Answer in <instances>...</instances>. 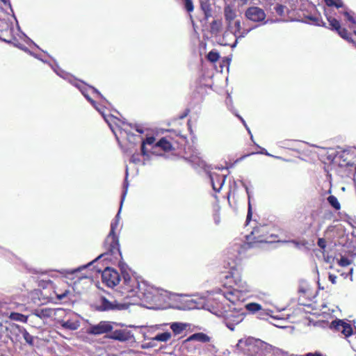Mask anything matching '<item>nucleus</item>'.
Returning <instances> with one entry per match:
<instances>
[{"label": "nucleus", "instance_id": "1", "mask_svg": "<svg viewBox=\"0 0 356 356\" xmlns=\"http://www.w3.org/2000/svg\"><path fill=\"white\" fill-rule=\"evenodd\" d=\"M120 292L123 297L122 301L114 300H108L105 297L100 296L96 302L92 305V307L96 311L124 310L129 308L131 304H134L136 298H138V282L136 279L131 278L127 274L123 276V282L120 286Z\"/></svg>", "mask_w": 356, "mask_h": 356}, {"label": "nucleus", "instance_id": "2", "mask_svg": "<svg viewBox=\"0 0 356 356\" xmlns=\"http://www.w3.org/2000/svg\"><path fill=\"white\" fill-rule=\"evenodd\" d=\"M118 224L117 220L111 223L109 233L106 236V239H104V250H106V252L90 261V272L95 275H99L98 273V268L102 264H106L108 266V261H111L113 259H118L119 257L120 259L122 258L120 250L118 236L115 232Z\"/></svg>", "mask_w": 356, "mask_h": 356}, {"label": "nucleus", "instance_id": "3", "mask_svg": "<svg viewBox=\"0 0 356 356\" xmlns=\"http://www.w3.org/2000/svg\"><path fill=\"white\" fill-rule=\"evenodd\" d=\"M273 227L270 225L264 224L254 227L250 234L248 236V241L251 245L260 243H272L279 241V236L273 232Z\"/></svg>", "mask_w": 356, "mask_h": 356}, {"label": "nucleus", "instance_id": "4", "mask_svg": "<svg viewBox=\"0 0 356 356\" xmlns=\"http://www.w3.org/2000/svg\"><path fill=\"white\" fill-rule=\"evenodd\" d=\"M98 273H100L103 283L109 288H113L120 282V276L117 270L109 267L104 264L98 268Z\"/></svg>", "mask_w": 356, "mask_h": 356}, {"label": "nucleus", "instance_id": "5", "mask_svg": "<svg viewBox=\"0 0 356 356\" xmlns=\"http://www.w3.org/2000/svg\"><path fill=\"white\" fill-rule=\"evenodd\" d=\"M245 17L248 20L260 23L266 19L265 10L259 6H250L245 11Z\"/></svg>", "mask_w": 356, "mask_h": 356}, {"label": "nucleus", "instance_id": "6", "mask_svg": "<svg viewBox=\"0 0 356 356\" xmlns=\"http://www.w3.org/2000/svg\"><path fill=\"white\" fill-rule=\"evenodd\" d=\"M134 334L127 329H118L111 332L108 338L120 342H127L132 339Z\"/></svg>", "mask_w": 356, "mask_h": 356}, {"label": "nucleus", "instance_id": "7", "mask_svg": "<svg viewBox=\"0 0 356 356\" xmlns=\"http://www.w3.org/2000/svg\"><path fill=\"white\" fill-rule=\"evenodd\" d=\"M171 142L167 137H162L159 139L152 148V153L159 154L158 150H161L165 153L174 150Z\"/></svg>", "mask_w": 356, "mask_h": 356}, {"label": "nucleus", "instance_id": "8", "mask_svg": "<svg viewBox=\"0 0 356 356\" xmlns=\"http://www.w3.org/2000/svg\"><path fill=\"white\" fill-rule=\"evenodd\" d=\"M244 318V314L238 312H231L225 318V323L231 330L234 329V326L241 323Z\"/></svg>", "mask_w": 356, "mask_h": 356}, {"label": "nucleus", "instance_id": "9", "mask_svg": "<svg viewBox=\"0 0 356 356\" xmlns=\"http://www.w3.org/2000/svg\"><path fill=\"white\" fill-rule=\"evenodd\" d=\"M226 280H232V283L238 287H243L241 274L238 266L236 264L231 266L228 273L225 276Z\"/></svg>", "mask_w": 356, "mask_h": 356}, {"label": "nucleus", "instance_id": "10", "mask_svg": "<svg viewBox=\"0 0 356 356\" xmlns=\"http://www.w3.org/2000/svg\"><path fill=\"white\" fill-rule=\"evenodd\" d=\"M9 332V338L13 343L21 342L25 328L17 324H12L7 329Z\"/></svg>", "mask_w": 356, "mask_h": 356}, {"label": "nucleus", "instance_id": "11", "mask_svg": "<svg viewBox=\"0 0 356 356\" xmlns=\"http://www.w3.org/2000/svg\"><path fill=\"white\" fill-rule=\"evenodd\" d=\"M51 313L52 308L45 307L34 309L30 314V322L34 323L35 318H39L42 320H45L47 318L51 319Z\"/></svg>", "mask_w": 356, "mask_h": 356}, {"label": "nucleus", "instance_id": "12", "mask_svg": "<svg viewBox=\"0 0 356 356\" xmlns=\"http://www.w3.org/2000/svg\"><path fill=\"white\" fill-rule=\"evenodd\" d=\"M60 326L67 330H76L80 326L78 317L73 313V316L68 315L60 323Z\"/></svg>", "mask_w": 356, "mask_h": 356}, {"label": "nucleus", "instance_id": "13", "mask_svg": "<svg viewBox=\"0 0 356 356\" xmlns=\"http://www.w3.org/2000/svg\"><path fill=\"white\" fill-rule=\"evenodd\" d=\"M112 325L108 321H101L97 325H90V334H101L111 331Z\"/></svg>", "mask_w": 356, "mask_h": 356}, {"label": "nucleus", "instance_id": "14", "mask_svg": "<svg viewBox=\"0 0 356 356\" xmlns=\"http://www.w3.org/2000/svg\"><path fill=\"white\" fill-rule=\"evenodd\" d=\"M68 315L73 316V312L63 308L52 309L51 319L60 325Z\"/></svg>", "mask_w": 356, "mask_h": 356}, {"label": "nucleus", "instance_id": "15", "mask_svg": "<svg viewBox=\"0 0 356 356\" xmlns=\"http://www.w3.org/2000/svg\"><path fill=\"white\" fill-rule=\"evenodd\" d=\"M353 154L354 153L350 150L342 151L338 157L340 159L339 165L353 166L354 165Z\"/></svg>", "mask_w": 356, "mask_h": 356}, {"label": "nucleus", "instance_id": "16", "mask_svg": "<svg viewBox=\"0 0 356 356\" xmlns=\"http://www.w3.org/2000/svg\"><path fill=\"white\" fill-rule=\"evenodd\" d=\"M70 83L74 85L76 88H77L82 95L85 97V98L89 101V95L88 93V85L86 83L77 80L75 78L70 77L69 79Z\"/></svg>", "mask_w": 356, "mask_h": 356}, {"label": "nucleus", "instance_id": "17", "mask_svg": "<svg viewBox=\"0 0 356 356\" xmlns=\"http://www.w3.org/2000/svg\"><path fill=\"white\" fill-rule=\"evenodd\" d=\"M196 341L202 343H208L210 341V337L204 332H197L190 335L187 339L184 341V343L190 341Z\"/></svg>", "mask_w": 356, "mask_h": 356}, {"label": "nucleus", "instance_id": "18", "mask_svg": "<svg viewBox=\"0 0 356 356\" xmlns=\"http://www.w3.org/2000/svg\"><path fill=\"white\" fill-rule=\"evenodd\" d=\"M200 9H202L204 18L206 20L212 17V8L209 0H201Z\"/></svg>", "mask_w": 356, "mask_h": 356}, {"label": "nucleus", "instance_id": "19", "mask_svg": "<svg viewBox=\"0 0 356 356\" xmlns=\"http://www.w3.org/2000/svg\"><path fill=\"white\" fill-rule=\"evenodd\" d=\"M156 138L153 136L146 137L145 139L143 140L140 146V153L142 156H147V150L146 149V145H151L152 147L156 143Z\"/></svg>", "mask_w": 356, "mask_h": 356}, {"label": "nucleus", "instance_id": "20", "mask_svg": "<svg viewBox=\"0 0 356 356\" xmlns=\"http://www.w3.org/2000/svg\"><path fill=\"white\" fill-rule=\"evenodd\" d=\"M187 327L188 324L180 322H174L172 323L170 325V329L175 334H181L187 328Z\"/></svg>", "mask_w": 356, "mask_h": 356}, {"label": "nucleus", "instance_id": "21", "mask_svg": "<svg viewBox=\"0 0 356 356\" xmlns=\"http://www.w3.org/2000/svg\"><path fill=\"white\" fill-rule=\"evenodd\" d=\"M224 14H225V18L226 21L229 22V24H231V22L236 17V13L234 11V8H231L230 6H227L225 7Z\"/></svg>", "mask_w": 356, "mask_h": 356}, {"label": "nucleus", "instance_id": "22", "mask_svg": "<svg viewBox=\"0 0 356 356\" xmlns=\"http://www.w3.org/2000/svg\"><path fill=\"white\" fill-rule=\"evenodd\" d=\"M186 160L188 161L193 165L202 166L204 165V161L202 158L200 156V154H194L188 158H185Z\"/></svg>", "mask_w": 356, "mask_h": 356}, {"label": "nucleus", "instance_id": "23", "mask_svg": "<svg viewBox=\"0 0 356 356\" xmlns=\"http://www.w3.org/2000/svg\"><path fill=\"white\" fill-rule=\"evenodd\" d=\"M327 202L334 211L341 210V204L334 195H330L327 197Z\"/></svg>", "mask_w": 356, "mask_h": 356}, {"label": "nucleus", "instance_id": "24", "mask_svg": "<svg viewBox=\"0 0 356 356\" xmlns=\"http://www.w3.org/2000/svg\"><path fill=\"white\" fill-rule=\"evenodd\" d=\"M171 337V333L170 332H164L161 333L157 334L155 337L152 338V341H161V342H168Z\"/></svg>", "mask_w": 356, "mask_h": 356}, {"label": "nucleus", "instance_id": "25", "mask_svg": "<svg viewBox=\"0 0 356 356\" xmlns=\"http://www.w3.org/2000/svg\"><path fill=\"white\" fill-rule=\"evenodd\" d=\"M240 293L239 291H229L225 293V297L232 302V304H236V302L238 300Z\"/></svg>", "mask_w": 356, "mask_h": 356}, {"label": "nucleus", "instance_id": "26", "mask_svg": "<svg viewBox=\"0 0 356 356\" xmlns=\"http://www.w3.org/2000/svg\"><path fill=\"white\" fill-rule=\"evenodd\" d=\"M10 318L14 321H20L22 323H27L29 318H30L29 316H25L19 313L12 312L10 315Z\"/></svg>", "mask_w": 356, "mask_h": 356}, {"label": "nucleus", "instance_id": "27", "mask_svg": "<svg viewBox=\"0 0 356 356\" xmlns=\"http://www.w3.org/2000/svg\"><path fill=\"white\" fill-rule=\"evenodd\" d=\"M245 308L250 314H257L258 311L261 310V305H259V303H247L245 305Z\"/></svg>", "mask_w": 356, "mask_h": 356}, {"label": "nucleus", "instance_id": "28", "mask_svg": "<svg viewBox=\"0 0 356 356\" xmlns=\"http://www.w3.org/2000/svg\"><path fill=\"white\" fill-rule=\"evenodd\" d=\"M327 21L328 22L330 29L337 31L340 27L339 22L331 16H327Z\"/></svg>", "mask_w": 356, "mask_h": 356}, {"label": "nucleus", "instance_id": "29", "mask_svg": "<svg viewBox=\"0 0 356 356\" xmlns=\"http://www.w3.org/2000/svg\"><path fill=\"white\" fill-rule=\"evenodd\" d=\"M22 338L24 339L26 343L30 346H34V341L35 339H37L36 337L30 334L26 328L22 335Z\"/></svg>", "mask_w": 356, "mask_h": 356}, {"label": "nucleus", "instance_id": "30", "mask_svg": "<svg viewBox=\"0 0 356 356\" xmlns=\"http://www.w3.org/2000/svg\"><path fill=\"white\" fill-rule=\"evenodd\" d=\"M337 33L343 39L349 41L355 42L351 36L350 33H348V30L345 28H342L341 26L337 31Z\"/></svg>", "mask_w": 356, "mask_h": 356}, {"label": "nucleus", "instance_id": "31", "mask_svg": "<svg viewBox=\"0 0 356 356\" xmlns=\"http://www.w3.org/2000/svg\"><path fill=\"white\" fill-rule=\"evenodd\" d=\"M54 293L58 300H63L67 297L70 291L68 289L61 290L60 289H56Z\"/></svg>", "mask_w": 356, "mask_h": 356}, {"label": "nucleus", "instance_id": "32", "mask_svg": "<svg viewBox=\"0 0 356 356\" xmlns=\"http://www.w3.org/2000/svg\"><path fill=\"white\" fill-rule=\"evenodd\" d=\"M222 22L220 20H213L210 25L211 31L213 33H218L221 31Z\"/></svg>", "mask_w": 356, "mask_h": 356}, {"label": "nucleus", "instance_id": "33", "mask_svg": "<svg viewBox=\"0 0 356 356\" xmlns=\"http://www.w3.org/2000/svg\"><path fill=\"white\" fill-rule=\"evenodd\" d=\"M184 8L191 15L195 9L193 0H181Z\"/></svg>", "mask_w": 356, "mask_h": 356}, {"label": "nucleus", "instance_id": "34", "mask_svg": "<svg viewBox=\"0 0 356 356\" xmlns=\"http://www.w3.org/2000/svg\"><path fill=\"white\" fill-rule=\"evenodd\" d=\"M286 9V6L280 3H276L273 8L276 15L281 17L284 16Z\"/></svg>", "mask_w": 356, "mask_h": 356}, {"label": "nucleus", "instance_id": "35", "mask_svg": "<svg viewBox=\"0 0 356 356\" xmlns=\"http://www.w3.org/2000/svg\"><path fill=\"white\" fill-rule=\"evenodd\" d=\"M345 322L341 320L333 321L330 324V328L334 329L336 331L341 332L343 330L342 326H344Z\"/></svg>", "mask_w": 356, "mask_h": 356}, {"label": "nucleus", "instance_id": "36", "mask_svg": "<svg viewBox=\"0 0 356 356\" xmlns=\"http://www.w3.org/2000/svg\"><path fill=\"white\" fill-rule=\"evenodd\" d=\"M88 266H89V263L86 264V265H83V266L79 267L77 268H75V269H73V270H70L67 271V273H69L70 275H76V276L78 277L79 280H81L82 278H87L86 275H84V276L80 275V276H79L78 273H80L81 269L86 268Z\"/></svg>", "mask_w": 356, "mask_h": 356}, {"label": "nucleus", "instance_id": "37", "mask_svg": "<svg viewBox=\"0 0 356 356\" xmlns=\"http://www.w3.org/2000/svg\"><path fill=\"white\" fill-rule=\"evenodd\" d=\"M90 104H92L96 110L105 118V111H106L105 106L97 104V103L92 99H90Z\"/></svg>", "mask_w": 356, "mask_h": 356}, {"label": "nucleus", "instance_id": "38", "mask_svg": "<svg viewBox=\"0 0 356 356\" xmlns=\"http://www.w3.org/2000/svg\"><path fill=\"white\" fill-rule=\"evenodd\" d=\"M207 58L209 61L211 63L217 62L220 58V55L218 52L214 51H211L208 53L207 56Z\"/></svg>", "mask_w": 356, "mask_h": 356}, {"label": "nucleus", "instance_id": "39", "mask_svg": "<svg viewBox=\"0 0 356 356\" xmlns=\"http://www.w3.org/2000/svg\"><path fill=\"white\" fill-rule=\"evenodd\" d=\"M343 330L341 331V333L344 334L346 337H349L353 334V327L352 326L346 323H344V326H342Z\"/></svg>", "mask_w": 356, "mask_h": 356}, {"label": "nucleus", "instance_id": "40", "mask_svg": "<svg viewBox=\"0 0 356 356\" xmlns=\"http://www.w3.org/2000/svg\"><path fill=\"white\" fill-rule=\"evenodd\" d=\"M234 33L235 35L238 34L239 36H244V34L245 33H241V22L239 20H236L234 22Z\"/></svg>", "mask_w": 356, "mask_h": 356}, {"label": "nucleus", "instance_id": "41", "mask_svg": "<svg viewBox=\"0 0 356 356\" xmlns=\"http://www.w3.org/2000/svg\"><path fill=\"white\" fill-rule=\"evenodd\" d=\"M343 14L345 15V17H346V19L348 22H350V23H352L353 24H356V20L354 19V17L351 15V14L348 11L345 10L343 12Z\"/></svg>", "mask_w": 356, "mask_h": 356}, {"label": "nucleus", "instance_id": "42", "mask_svg": "<svg viewBox=\"0 0 356 356\" xmlns=\"http://www.w3.org/2000/svg\"><path fill=\"white\" fill-rule=\"evenodd\" d=\"M257 314V317L260 319H266V317L268 316V314H267L266 311L262 307H261V310L258 311V312Z\"/></svg>", "mask_w": 356, "mask_h": 356}, {"label": "nucleus", "instance_id": "43", "mask_svg": "<svg viewBox=\"0 0 356 356\" xmlns=\"http://www.w3.org/2000/svg\"><path fill=\"white\" fill-rule=\"evenodd\" d=\"M317 243L318 247L321 249H325L326 248V241L324 238H319Z\"/></svg>", "mask_w": 356, "mask_h": 356}, {"label": "nucleus", "instance_id": "44", "mask_svg": "<svg viewBox=\"0 0 356 356\" xmlns=\"http://www.w3.org/2000/svg\"><path fill=\"white\" fill-rule=\"evenodd\" d=\"M339 263L342 266H346L350 264V261L347 258L341 257Z\"/></svg>", "mask_w": 356, "mask_h": 356}, {"label": "nucleus", "instance_id": "45", "mask_svg": "<svg viewBox=\"0 0 356 356\" xmlns=\"http://www.w3.org/2000/svg\"><path fill=\"white\" fill-rule=\"evenodd\" d=\"M252 216V207H251L250 202L249 201V203H248V211L247 218H246V221L247 222H249L251 220Z\"/></svg>", "mask_w": 356, "mask_h": 356}, {"label": "nucleus", "instance_id": "46", "mask_svg": "<svg viewBox=\"0 0 356 356\" xmlns=\"http://www.w3.org/2000/svg\"><path fill=\"white\" fill-rule=\"evenodd\" d=\"M311 218H312V221L306 222L305 223V227L307 228V229H310L314 225V215L312 213L311 214Z\"/></svg>", "mask_w": 356, "mask_h": 356}, {"label": "nucleus", "instance_id": "47", "mask_svg": "<svg viewBox=\"0 0 356 356\" xmlns=\"http://www.w3.org/2000/svg\"><path fill=\"white\" fill-rule=\"evenodd\" d=\"M335 2L333 4V6L336 8H342L343 7V3L341 0H335Z\"/></svg>", "mask_w": 356, "mask_h": 356}, {"label": "nucleus", "instance_id": "48", "mask_svg": "<svg viewBox=\"0 0 356 356\" xmlns=\"http://www.w3.org/2000/svg\"><path fill=\"white\" fill-rule=\"evenodd\" d=\"M328 280H329V281H330L332 284H336L337 276H335V275H332V274H329V275H328Z\"/></svg>", "mask_w": 356, "mask_h": 356}, {"label": "nucleus", "instance_id": "49", "mask_svg": "<svg viewBox=\"0 0 356 356\" xmlns=\"http://www.w3.org/2000/svg\"><path fill=\"white\" fill-rule=\"evenodd\" d=\"M151 341L146 343L145 345H143L142 347L143 348H153L154 346H156V344L154 343V341H152V339H150Z\"/></svg>", "mask_w": 356, "mask_h": 356}, {"label": "nucleus", "instance_id": "50", "mask_svg": "<svg viewBox=\"0 0 356 356\" xmlns=\"http://www.w3.org/2000/svg\"><path fill=\"white\" fill-rule=\"evenodd\" d=\"M305 356H323L322 353L319 352H315V353H308L305 355Z\"/></svg>", "mask_w": 356, "mask_h": 356}, {"label": "nucleus", "instance_id": "51", "mask_svg": "<svg viewBox=\"0 0 356 356\" xmlns=\"http://www.w3.org/2000/svg\"><path fill=\"white\" fill-rule=\"evenodd\" d=\"M252 154H254V153H253V152H252V153H249V154H245V155H243V156H241L239 159H237L235 161V162H238V161H240L243 160L244 158H245V157H247V156H250V155H252Z\"/></svg>", "mask_w": 356, "mask_h": 356}, {"label": "nucleus", "instance_id": "52", "mask_svg": "<svg viewBox=\"0 0 356 356\" xmlns=\"http://www.w3.org/2000/svg\"><path fill=\"white\" fill-rule=\"evenodd\" d=\"M325 4L328 6H333L335 0H325Z\"/></svg>", "mask_w": 356, "mask_h": 356}, {"label": "nucleus", "instance_id": "53", "mask_svg": "<svg viewBox=\"0 0 356 356\" xmlns=\"http://www.w3.org/2000/svg\"><path fill=\"white\" fill-rule=\"evenodd\" d=\"M240 6L246 5L250 0H238Z\"/></svg>", "mask_w": 356, "mask_h": 356}, {"label": "nucleus", "instance_id": "54", "mask_svg": "<svg viewBox=\"0 0 356 356\" xmlns=\"http://www.w3.org/2000/svg\"><path fill=\"white\" fill-rule=\"evenodd\" d=\"M131 161L134 162V163H137L138 161H140L139 159H137L136 158V156L135 155H133L132 158H131Z\"/></svg>", "mask_w": 356, "mask_h": 356}, {"label": "nucleus", "instance_id": "55", "mask_svg": "<svg viewBox=\"0 0 356 356\" xmlns=\"http://www.w3.org/2000/svg\"><path fill=\"white\" fill-rule=\"evenodd\" d=\"M188 112H189V110H187V111L184 113V115H182L180 117V118H181V119H183V118H184L185 117H186V116L188 115Z\"/></svg>", "mask_w": 356, "mask_h": 356}, {"label": "nucleus", "instance_id": "56", "mask_svg": "<svg viewBox=\"0 0 356 356\" xmlns=\"http://www.w3.org/2000/svg\"><path fill=\"white\" fill-rule=\"evenodd\" d=\"M124 186H125L126 189H125V191H124V193H123V195H122V200L124 199V196H125V195H126V193H127L128 184H126Z\"/></svg>", "mask_w": 356, "mask_h": 356}, {"label": "nucleus", "instance_id": "57", "mask_svg": "<svg viewBox=\"0 0 356 356\" xmlns=\"http://www.w3.org/2000/svg\"><path fill=\"white\" fill-rule=\"evenodd\" d=\"M90 88L93 90L94 92H95L97 94H99L96 88H93L92 86H90Z\"/></svg>", "mask_w": 356, "mask_h": 356}, {"label": "nucleus", "instance_id": "58", "mask_svg": "<svg viewBox=\"0 0 356 356\" xmlns=\"http://www.w3.org/2000/svg\"><path fill=\"white\" fill-rule=\"evenodd\" d=\"M136 131H138L140 134L143 132V129H136Z\"/></svg>", "mask_w": 356, "mask_h": 356}, {"label": "nucleus", "instance_id": "59", "mask_svg": "<svg viewBox=\"0 0 356 356\" xmlns=\"http://www.w3.org/2000/svg\"><path fill=\"white\" fill-rule=\"evenodd\" d=\"M238 118H239V119L241 120V122H242L243 124H245V121L243 120V118H241V117H238Z\"/></svg>", "mask_w": 356, "mask_h": 356}, {"label": "nucleus", "instance_id": "60", "mask_svg": "<svg viewBox=\"0 0 356 356\" xmlns=\"http://www.w3.org/2000/svg\"><path fill=\"white\" fill-rule=\"evenodd\" d=\"M307 216H305V220H307Z\"/></svg>", "mask_w": 356, "mask_h": 356}, {"label": "nucleus", "instance_id": "61", "mask_svg": "<svg viewBox=\"0 0 356 356\" xmlns=\"http://www.w3.org/2000/svg\"><path fill=\"white\" fill-rule=\"evenodd\" d=\"M354 34L356 36V31H354Z\"/></svg>", "mask_w": 356, "mask_h": 356}, {"label": "nucleus", "instance_id": "62", "mask_svg": "<svg viewBox=\"0 0 356 356\" xmlns=\"http://www.w3.org/2000/svg\"><path fill=\"white\" fill-rule=\"evenodd\" d=\"M2 1H4V0H1Z\"/></svg>", "mask_w": 356, "mask_h": 356}, {"label": "nucleus", "instance_id": "63", "mask_svg": "<svg viewBox=\"0 0 356 356\" xmlns=\"http://www.w3.org/2000/svg\"><path fill=\"white\" fill-rule=\"evenodd\" d=\"M355 46H356V42H355Z\"/></svg>", "mask_w": 356, "mask_h": 356}]
</instances>
